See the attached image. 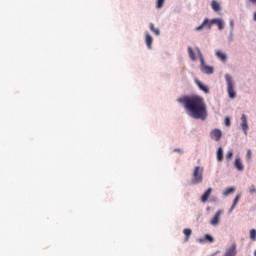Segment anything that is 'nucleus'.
Instances as JSON below:
<instances>
[{"label":"nucleus","mask_w":256,"mask_h":256,"mask_svg":"<svg viewBox=\"0 0 256 256\" xmlns=\"http://www.w3.org/2000/svg\"><path fill=\"white\" fill-rule=\"evenodd\" d=\"M177 103H180L184 108L186 115L191 119L206 121L208 117L207 104L205 98L199 95H185L177 98Z\"/></svg>","instance_id":"obj_1"},{"label":"nucleus","mask_w":256,"mask_h":256,"mask_svg":"<svg viewBox=\"0 0 256 256\" xmlns=\"http://www.w3.org/2000/svg\"><path fill=\"white\" fill-rule=\"evenodd\" d=\"M188 57L191 61H197V57L200 61V71L201 73H204V75H213L215 69L213 66H209L205 64V57L203 56V52H201V49L199 47H193L188 46L187 47Z\"/></svg>","instance_id":"obj_2"},{"label":"nucleus","mask_w":256,"mask_h":256,"mask_svg":"<svg viewBox=\"0 0 256 256\" xmlns=\"http://www.w3.org/2000/svg\"><path fill=\"white\" fill-rule=\"evenodd\" d=\"M213 25H216L218 27V31H223V29H225V21L222 18H213L210 20L206 18L201 23V25L195 28V31H203L204 27H207V29H211Z\"/></svg>","instance_id":"obj_3"},{"label":"nucleus","mask_w":256,"mask_h":256,"mask_svg":"<svg viewBox=\"0 0 256 256\" xmlns=\"http://www.w3.org/2000/svg\"><path fill=\"white\" fill-rule=\"evenodd\" d=\"M224 79L226 82V89L229 99H235V97H237V92L235 91V80L233 79V76H231L229 73H226L224 75Z\"/></svg>","instance_id":"obj_4"},{"label":"nucleus","mask_w":256,"mask_h":256,"mask_svg":"<svg viewBox=\"0 0 256 256\" xmlns=\"http://www.w3.org/2000/svg\"><path fill=\"white\" fill-rule=\"evenodd\" d=\"M202 173H203V168H200V167L194 168L193 179H192L193 184H199L202 182Z\"/></svg>","instance_id":"obj_5"},{"label":"nucleus","mask_w":256,"mask_h":256,"mask_svg":"<svg viewBox=\"0 0 256 256\" xmlns=\"http://www.w3.org/2000/svg\"><path fill=\"white\" fill-rule=\"evenodd\" d=\"M144 43L149 51L153 49V36L149 31H144Z\"/></svg>","instance_id":"obj_6"},{"label":"nucleus","mask_w":256,"mask_h":256,"mask_svg":"<svg viewBox=\"0 0 256 256\" xmlns=\"http://www.w3.org/2000/svg\"><path fill=\"white\" fill-rule=\"evenodd\" d=\"M240 119H241L240 127H241L244 135H247V133L249 131V124L247 123V115L242 114Z\"/></svg>","instance_id":"obj_7"},{"label":"nucleus","mask_w":256,"mask_h":256,"mask_svg":"<svg viewBox=\"0 0 256 256\" xmlns=\"http://www.w3.org/2000/svg\"><path fill=\"white\" fill-rule=\"evenodd\" d=\"M223 214V210H218L216 214H214L213 218L210 219V225L217 226L220 224L221 216Z\"/></svg>","instance_id":"obj_8"},{"label":"nucleus","mask_w":256,"mask_h":256,"mask_svg":"<svg viewBox=\"0 0 256 256\" xmlns=\"http://www.w3.org/2000/svg\"><path fill=\"white\" fill-rule=\"evenodd\" d=\"M210 137L213 139V141H221V137H223V132L221 129H213L210 132Z\"/></svg>","instance_id":"obj_9"},{"label":"nucleus","mask_w":256,"mask_h":256,"mask_svg":"<svg viewBox=\"0 0 256 256\" xmlns=\"http://www.w3.org/2000/svg\"><path fill=\"white\" fill-rule=\"evenodd\" d=\"M215 57L219 59V61H222V63H227V54L221 50L215 51Z\"/></svg>","instance_id":"obj_10"},{"label":"nucleus","mask_w":256,"mask_h":256,"mask_svg":"<svg viewBox=\"0 0 256 256\" xmlns=\"http://www.w3.org/2000/svg\"><path fill=\"white\" fill-rule=\"evenodd\" d=\"M195 83H196L197 87L200 89V91H203V93H206V95H208V93H209V86L204 85L199 80H195Z\"/></svg>","instance_id":"obj_11"},{"label":"nucleus","mask_w":256,"mask_h":256,"mask_svg":"<svg viewBox=\"0 0 256 256\" xmlns=\"http://www.w3.org/2000/svg\"><path fill=\"white\" fill-rule=\"evenodd\" d=\"M237 250H236V244H233L228 248L227 251H225V254L223 256H236Z\"/></svg>","instance_id":"obj_12"},{"label":"nucleus","mask_w":256,"mask_h":256,"mask_svg":"<svg viewBox=\"0 0 256 256\" xmlns=\"http://www.w3.org/2000/svg\"><path fill=\"white\" fill-rule=\"evenodd\" d=\"M149 29L153 34L156 35V37H159V35H161V30L155 27V24L153 22L149 23Z\"/></svg>","instance_id":"obj_13"},{"label":"nucleus","mask_w":256,"mask_h":256,"mask_svg":"<svg viewBox=\"0 0 256 256\" xmlns=\"http://www.w3.org/2000/svg\"><path fill=\"white\" fill-rule=\"evenodd\" d=\"M211 7L215 13H219V11H221V4H219L217 0L211 1Z\"/></svg>","instance_id":"obj_14"},{"label":"nucleus","mask_w":256,"mask_h":256,"mask_svg":"<svg viewBox=\"0 0 256 256\" xmlns=\"http://www.w3.org/2000/svg\"><path fill=\"white\" fill-rule=\"evenodd\" d=\"M211 192H212V188H208L207 191L204 192V194L201 197L202 203H205L207 201L208 197H210L211 195Z\"/></svg>","instance_id":"obj_15"},{"label":"nucleus","mask_w":256,"mask_h":256,"mask_svg":"<svg viewBox=\"0 0 256 256\" xmlns=\"http://www.w3.org/2000/svg\"><path fill=\"white\" fill-rule=\"evenodd\" d=\"M240 199H241V194H238V195L235 196V199H234V201H233V205H232V207L230 208L229 213H232V211L234 210V208H236V205H237V203L239 202Z\"/></svg>","instance_id":"obj_16"},{"label":"nucleus","mask_w":256,"mask_h":256,"mask_svg":"<svg viewBox=\"0 0 256 256\" xmlns=\"http://www.w3.org/2000/svg\"><path fill=\"white\" fill-rule=\"evenodd\" d=\"M234 167L238 171H243L244 170V165L241 161H235L234 162Z\"/></svg>","instance_id":"obj_17"},{"label":"nucleus","mask_w":256,"mask_h":256,"mask_svg":"<svg viewBox=\"0 0 256 256\" xmlns=\"http://www.w3.org/2000/svg\"><path fill=\"white\" fill-rule=\"evenodd\" d=\"M217 159L218 161H223V148L219 147L217 150Z\"/></svg>","instance_id":"obj_18"},{"label":"nucleus","mask_w":256,"mask_h":256,"mask_svg":"<svg viewBox=\"0 0 256 256\" xmlns=\"http://www.w3.org/2000/svg\"><path fill=\"white\" fill-rule=\"evenodd\" d=\"M234 191H236V189L233 187L227 188L224 190L223 195L228 196V195L232 194Z\"/></svg>","instance_id":"obj_19"},{"label":"nucleus","mask_w":256,"mask_h":256,"mask_svg":"<svg viewBox=\"0 0 256 256\" xmlns=\"http://www.w3.org/2000/svg\"><path fill=\"white\" fill-rule=\"evenodd\" d=\"M163 5H165V0L156 1V9H163Z\"/></svg>","instance_id":"obj_20"},{"label":"nucleus","mask_w":256,"mask_h":256,"mask_svg":"<svg viewBox=\"0 0 256 256\" xmlns=\"http://www.w3.org/2000/svg\"><path fill=\"white\" fill-rule=\"evenodd\" d=\"M192 230L184 229L183 234L186 235V241H189V237L191 236Z\"/></svg>","instance_id":"obj_21"},{"label":"nucleus","mask_w":256,"mask_h":256,"mask_svg":"<svg viewBox=\"0 0 256 256\" xmlns=\"http://www.w3.org/2000/svg\"><path fill=\"white\" fill-rule=\"evenodd\" d=\"M233 41H235L234 39V33L232 30H230L229 36H228V42L229 43H233Z\"/></svg>","instance_id":"obj_22"},{"label":"nucleus","mask_w":256,"mask_h":256,"mask_svg":"<svg viewBox=\"0 0 256 256\" xmlns=\"http://www.w3.org/2000/svg\"><path fill=\"white\" fill-rule=\"evenodd\" d=\"M173 153H178V155H183L185 153V150H183V148H175L173 150Z\"/></svg>","instance_id":"obj_23"},{"label":"nucleus","mask_w":256,"mask_h":256,"mask_svg":"<svg viewBox=\"0 0 256 256\" xmlns=\"http://www.w3.org/2000/svg\"><path fill=\"white\" fill-rule=\"evenodd\" d=\"M250 239L255 241L256 240V230H250Z\"/></svg>","instance_id":"obj_24"},{"label":"nucleus","mask_w":256,"mask_h":256,"mask_svg":"<svg viewBox=\"0 0 256 256\" xmlns=\"http://www.w3.org/2000/svg\"><path fill=\"white\" fill-rule=\"evenodd\" d=\"M226 159L229 161L233 159V150H229L226 154Z\"/></svg>","instance_id":"obj_25"},{"label":"nucleus","mask_w":256,"mask_h":256,"mask_svg":"<svg viewBox=\"0 0 256 256\" xmlns=\"http://www.w3.org/2000/svg\"><path fill=\"white\" fill-rule=\"evenodd\" d=\"M229 25H230V31H235V21L233 19L229 21Z\"/></svg>","instance_id":"obj_26"},{"label":"nucleus","mask_w":256,"mask_h":256,"mask_svg":"<svg viewBox=\"0 0 256 256\" xmlns=\"http://www.w3.org/2000/svg\"><path fill=\"white\" fill-rule=\"evenodd\" d=\"M252 155H253V152L251 151V149L247 150L246 159H247L248 161H250Z\"/></svg>","instance_id":"obj_27"},{"label":"nucleus","mask_w":256,"mask_h":256,"mask_svg":"<svg viewBox=\"0 0 256 256\" xmlns=\"http://www.w3.org/2000/svg\"><path fill=\"white\" fill-rule=\"evenodd\" d=\"M204 239H205L206 241H209V242H213V241H214L213 237H212L210 234H206V235L204 236Z\"/></svg>","instance_id":"obj_28"},{"label":"nucleus","mask_w":256,"mask_h":256,"mask_svg":"<svg viewBox=\"0 0 256 256\" xmlns=\"http://www.w3.org/2000/svg\"><path fill=\"white\" fill-rule=\"evenodd\" d=\"M225 125L226 127H229L231 125V120L228 117L225 118Z\"/></svg>","instance_id":"obj_29"},{"label":"nucleus","mask_w":256,"mask_h":256,"mask_svg":"<svg viewBox=\"0 0 256 256\" xmlns=\"http://www.w3.org/2000/svg\"><path fill=\"white\" fill-rule=\"evenodd\" d=\"M249 193H250V194L256 193V188H255L254 186H251V187L249 188Z\"/></svg>","instance_id":"obj_30"},{"label":"nucleus","mask_w":256,"mask_h":256,"mask_svg":"<svg viewBox=\"0 0 256 256\" xmlns=\"http://www.w3.org/2000/svg\"><path fill=\"white\" fill-rule=\"evenodd\" d=\"M249 3H252V5H256V0H248Z\"/></svg>","instance_id":"obj_31"},{"label":"nucleus","mask_w":256,"mask_h":256,"mask_svg":"<svg viewBox=\"0 0 256 256\" xmlns=\"http://www.w3.org/2000/svg\"><path fill=\"white\" fill-rule=\"evenodd\" d=\"M253 21L256 22V12H254V14H253Z\"/></svg>","instance_id":"obj_32"},{"label":"nucleus","mask_w":256,"mask_h":256,"mask_svg":"<svg viewBox=\"0 0 256 256\" xmlns=\"http://www.w3.org/2000/svg\"><path fill=\"white\" fill-rule=\"evenodd\" d=\"M235 161H241V159H239V158H236V159H235Z\"/></svg>","instance_id":"obj_33"},{"label":"nucleus","mask_w":256,"mask_h":256,"mask_svg":"<svg viewBox=\"0 0 256 256\" xmlns=\"http://www.w3.org/2000/svg\"><path fill=\"white\" fill-rule=\"evenodd\" d=\"M203 242V239H199V243H202Z\"/></svg>","instance_id":"obj_34"},{"label":"nucleus","mask_w":256,"mask_h":256,"mask_svg":"<svg viewBox=\"0 0 256 256\" xmlns=\"http://www.w3.org/2000/svg\"><path fill=\"white\" fill-rule=\"evenodd\" d=\"M254 256H256V250L254 251Z\"/></svg>","instance_id":"obj_35"}]
</instances>
